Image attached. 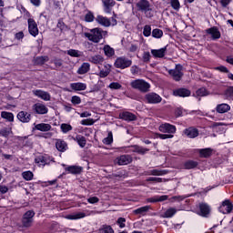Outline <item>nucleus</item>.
Segmentation results:
<instances>
[{"label":"nucleus","mask_w":233,"mask_h":233,"mask_svg":"<svg viewBox=\"0 0 233 233\" xmlns=\"http://www.w3.org/2000/svg\"><path fill=\"white\" fill-rule=\"evenodd\" d=\"M105 14H112V8L116 6L115 0H102Z\"/></svg>","instance_id":"f3484780"},{"label":"nucleus","mask_w":233,"mask_h":233,"mask_svg":"<svg viewBox=\"0 0 233 233\" xmlns=\"http://www.w3.org/2000/svg\"><path fill=\"white\" fill-rule=\"evenodd\" d=\"M170 5L173 10H176L178 12L179 8H181V4L179 3V0H170Z\"/></svg>","instance_id":"8fccbe9b"},{"label":"nucleus","mask_w":233,"mask_h":233,"mask_svg":"<svg viewBox=\"0 0 233 233\" xmlns=\"http://www.w3.org/2000/svg\"><path fill=\"white\" fill-rule=\"evenodd\" d=\"M87 72H90V64L84 62L78 68L77 74H79V76H83L85 74H87Z\"/></svg>","instance_id":"e433bc0d"},{"label":"nucleus","mask_w":233,"mask_h":233,"mask_svg":"<svg viewBox=\"0 0 233 233\" xmlns=\"http://www.w3.org/2000/svg\"><path fill=\"white\" fill-rule=\"evenodd\" d=\"M66 172H68V174H81L83 172V167L81 166H69L66 167Z\"/></svg>","instance_id":"c85d7f7f"},{"label":"nucleus","mask_w":233,"mask_h":233,"mask_svg":"<svg viewBox=\"0 0 233 233\" xmlns=\"http://www.w3.org/2000/svg\"><path fill=\"white\" fill-rule=\"evenodd\" d=\"M48 61H50L48 56H36L35 58V65H45Z\"/></svg>","instance_id":"ea45409f"},{"label":"nucleus","mask_w":233,"mask_h":233,"mask_svg":"<svg viewBox=\"0 0 233 233\" xmlns=\"http://www.w3.org/2000/svg\"><path fill=\"white\" fill-rule=\"evenodd\" d=\"M1 117L3 119H6V121H9V123H14V113L2 111L1 112Z\"/></svg>","instance_id":"a19ab883"},{"label":"nucleus","mask_w":233,"mask_h":233,"mask_svg":"<svg viewBox=\"0 0 233 233\" xmlns=\"http://www.w3.org/2000/svg\"><path fill=\"white\" fill-rule=\"evenodd\" d=\"M74 141H76L80 148H85V147H86V137L82 135H76Z\"/></svg>","instance_id":"f704fd0d"},{"label":"nucleus","mask_w":233,"mask_h":233,"mask_svg":"<svg viewBox=\"0 0 233 233\" xmlns=\"http://www.w3.org/2000/svg\"><path fill=\"white\" fill-rule=\"evenodd\" d=\"M60 129L63 132V134H68V132L72 131L73 127L70 124L63 123L60 126Z\"/></svg>","instance_id":"49530a36"},{"label":"nucleus","mask_w":233,"mask_h":233,"mask_svg":"<svg viewBox=\"0 0 233 233\" xmlns=\"http://www.w3.org/2000/svg\"><path fill=\"white\" fill-rule=\"evenodd\" d=\"M145 101L148 105H157L163 101V98L158 94L151 92L145 95Z\"/></svg>","instance_id":"423d86ee"},{"label":"nucleus","mask_w":233,"mask_h":233,"mask_svg":"<svg viewBox=\"0 0 233 233\" xmlns=\"http://www.w3.org/2000/svg\"><path fill=\"white\" fill-rule=\"evenodd\" d=\"M106 34V31H104L99 27H96L91 29L89 33H85V37H87L88 41H92V43H99Z\"/></svg>","instance_id":"f257e3e1"},{"label":"nucleus","mask_w":233,"mask_h":233,"mask_svg":"<svg viewBox=\"0 0 233 233\" xmlns=\"http://www.w3.org/2000/svg\"><path fill=\"white\" fill-rule=\"evenodd\" d=\"M102 143H104V145H112L114 143V135L112 134V131H108L107 137L104 138Z\"/></svg>","instance_id":"37998d69"},{"label":"nucleus","mask_w":233,"mask_h":233,"mask_svg":"<svg viewBox=\"0 0 233 233\" xmlns=\"http://www.w3.org/2000/svg\"><path fill=\"white\" fill-rule=\"evenodd\" d=\"M216 70H218V72H222L223 74H229L230 72L228 71V68L225 66H220L216 67Z\"/></svg>","instance_id":"338daca9"},{"label":"nucleus","mask_w":233,"mask_h":233,"mask_svg":"<svg viewBox=\"0 0 233 233\" xmlns=\"http://www.w3.org/2000/svg\"><path fill=\"white\" fill-rule=\"evenodd\" d=\"M89 63L93 65H103L105 63V57L101 55H95L88 58Z\"/></svg>","instance_id":"bb28decb"},{"label":"nucleus","mask_w":233,"mask_h":233,"mask_svg":"<svg viewBox=\"0 0 233 233\" xmlns=\"http://www.w3.org/2000/svg\"><path fill=\"white\" fill-rule=\"evenodd\" d=\"M94 123H95L94 118H86V119L81 120L80 125H84V127H90L94 125Z\"/></svg>","instance_id":"5fc2aeb1"},{"label":"nucleus","mask_w":233,"mask_h":233,"mask_svg":"<svg viewBox=\"0 0 233 233\" xmlns=\"http://www.w3.org/2000/svg\"><path fill=\"white\" fill-rule=\"evenodd\" d=\"M206 34H208V35H211V39L213 41H218V39L221 38V32L218 26H212L206 29Z\"/></svg>","instance_id":"9d476101"},{"label":"nucleus","mask_w":233,"mask_h":233,"mask_svg":"<svg viewBox=\"0 0 233 233\" xmlns=\"http://www.w3.org/2000/svg\"><path fill=\"white\" fill-rule=\"evenodd\" d=\"M183 132L189 139H194L199 136V130L194 127H187Z\"/></svg>","instance_id":"a211bd4d"},{"label":"nucleus","mask_w":233,"mask_h":233,"mask_svg":"<svg viewBox=\"0 0 233 233\" xmlns=\"http://www.w3.org/2000/svg\"><path fill=\"white\" fill-rule=\"evenodd\" d=\"M35 128L40 132H50V130H52V126L50 124L40 123L35 125Z\"/></svg>","instance_id":"2f4dec72"},{"label":"nucleus","mask_w":233,"mask_h":233,"mask_svg":"<svg viewBox=\"0 0 233 233\" xmlns=\"http://www.w3.org/2000/svg\"><path fill=\"white\" fill-rule=\"evenodd\" d=\"M127 218H118L116 220V225H118L119 228H125L127 227Z\"/></svg>","instance_id":"864d4df0"},{"label":"nucleus","mask_w":233,"mask_h":233,"mask_svg":"<svg viewBox=\"0 0 233 233\" xmlns=\"http://www.w3.org/2000/svg\"><path fill=\"white\" fill-rule=\"evenodd\" d=\"M224 95L226 97H232L233 96V86H228L225 91Z\"/></svg>","instance_id":"680f3d73"},{"label":"nucleus","mask_w":233,"mask_h":233,"mask_svg":"<svg viewBox=\"0 0 233 233\" xmlns=\"http://www.w3.org/2000/svg\"><path fill=\"white\" fill-rule=\"evenodd\" d=\"M66 54L71 57H81V56H83V52L76 49H69L66 51Z\"/></svg>","instance_id":"c03bdc74"},{"label":"nucleus","mask_w":233,"mask_h":233,"mask_svg":"<svg viewBox=\"0 0 233 233\" xmlns=\"http://www.w3.org/2000/svg\"><path fill=\"white\" fill-rule=\"evenodd\" d=\"M87 202L90 203V205H96V203H99V198L90 197L89 198H87Z\"/></svg>","instance_id":"69168bd1"},{"label":"nucleus","mask_w":233,"mask_h":233,"mask_svg":"<svg viewBox=\"0 0 233 233\" xmlns=\"http://www.w3.org/2000/svg\"><path fill=\"white\" fill-rule=\"evenodd\" d=\"M168 74L173 77L174 81H181V77H183V66L177 64L174 69L168 70Z\"/></svg>","instance_id":"0eeeda50"},{"label":"nucleus","mask_w":233,"mask_h":233,"mask_svg":"<svg viewBox=\"0 0 233 233\" xmlns=\"http://www.w3.org/2000/svg\"><path fill=\"white\" fill-rule=\"evenodd\" d=\"M150 52H144L142 56V59L144 63H149L150 62Z\"/></svg>","instance_id":"0e129e2a"},{"label":"nucleus","mask_w":233,"mask_h":233,"mask_svg":"<svg viewBox=\"0 0 233 233\" xmlns=\"http://www.w3.org/2000/svg\"><path fill=\"white\" fill-rule=\"evenodd\" d=\"M16 117L21 123H30L32 121V114L26 111L18 112Z\"/></svg>","instance_id":"dca6fc26"},{"label":"nucleus","mask_w":233,"mask_h":233,"mask_svg":"<svg viewBox=\"0 0 233 233\" xmlns=\"http://www.w3.org/2000/svg\"><path fill=\"white\" fill-rule=\"evenodd\" d=\"M103 51L106 57H113L116 55V50L109 45L104 46Z\"/></svg>","instance_id":"c9c22d12"},{"label":"nucleus","mask_w":233,"mask_h":233,"mask_svg":"<svg viewBox=\"0 0 233 233\" xmlns=\"http://www.w3.org/2000/svg\"><path fill=\"white\" fill-rule=\"evenodd\" d=\"M27 23L30 35H33V37H37V35H39V28H37V23H35V20L33 18H28Z\"/></svg>","instance_id":"1a4fd4ad"},{"label":"nucleus","mask_w":233,"mask_h":233,"mask_svg":"<svg viewBox=\"0 0 233 233\" xmlns=\"http://www.w3.org/2000/svg\"><path fill=\"white\" fill-rule=\"evenodd\" d=\"M22 177L25 181H32L34 179V173L32 171H25L22 173Z\"/></svg>","instance_id":"de8ad7c7"},{"label":"nucleus","mask_w":233,"mask_h":233,"mask_svg":"<svg viewBox=\"0 0 233 233\" xmlns=\"http://www.w3.org/2000/svg\"><path fill=\"white\" fill-rule=\"evenodd\" d=\"M151 54L156 58L161 59V58L165 57V54H167V46H164L160 49H152Z\"/></svg>","instance_id":"a878e982"},{"label":"nucleus","mask_w":233,"mask_h":233,"mask_svg":"<svg viewBox=\"0 0 233 233\" xmlns=\"http://www.w3.org/2000/svg\"><path fill=\"white\" fill-rule=\"evenodd\" d=\"M143 35L145 37H150L152 35V26L146 25L143 29Z\"/></svg>","instance_id":"09e8293b"},{"label":"nucleus","mask_w":233,"mask_h":233,"mask_svg":"<svg viewBox=\"0 0 233 233\" xmlns=\"http://www.w3.org/2000/svg\"><path fill=\"white\" fill-rule=\"evenodd\" d=\"M8 136H10V130H8V128L5 127L3 129H0L1 137H8Z\"/></svg>","instance_id":"052dcab7"},{"label":"nucleus","mask_w":233,"mask_h":233,"mask_svg":"<svg viewBox=\"0 0 233 233\" xmlns=\"http://www.w3.org/2000/svg\"><path fill=\"white\" fill-rule=\"evenodd\" d=\"M95 19L94 14L92 12H88L86 15H85V21L86 23H92Z\"/></svg>","instance_id":"13d9d810"},{"label":"nucleus","mask_w":233,"mask_h":233,"mask_svg":"<svg viewBox=\"0 0 233 233\" xmlns=\"http://www.w3.org/2000/svg\"><path fill=\"white\" fill-rule=\"evenodd\" d=\"M132 88H135V90H139V92H148L150 90V85L143 80V79H137L131 82Z\"/></svg>","instance_id":"f03ea898"},{"label":"nucleus","mask_w":233,"mask_h":233,"mask_svg":"<svg viewBox=\"0 0 233 233\" xmlns=\"http://www.w3.org/2000/svg\"><path fill=\"white\" fill-rule=\"evenodd\" d=\"M168 170L167 169H151L147 172V176H167Z\"/></svg>","instance_id":"473e14b6"},{"label":"nucleus","mask_w":233,"mask_h":233,"mask_svg":"<svg viewBox=\"0 0 233 233\" xmlns=\"http://www.w3.org/2000/svg\"><path fill=\"white\" fill-rule=\"evenodd\" d=\"M33 111L35 114L43 116L45 114H48V107H46V106H45L43 103H36L33 105Z\"/></svg>","instance_id":"f8f14e48"},{"label":"nucleus","mask_w":233,"mask_h":233,"mask_svg":"<svg viewBox=\"0 0 233 233\" xmlns=\"http://www.w3.org/2000/svg\"><path fill=\"white\" fill-rule=\"evenodd\" d=\"M158 137L159 139H172V137H174V135L159 134Z\"/></svg>","instance_id":"774afa93"},{"label":"nucleus","mask_w":233,"mask_h":233,"mask_svg":"<svg viewBox=\"0 0 233 233\" xmlns=\"http://www.w3.org/2000/svg\"><path fill=\"white\" fill-rule=\"evenodd\" d=\"M56 148L58 152H66L68 150V144L63 139H56Z\"/></svg>","instance_id":"412c9836"},{"label":"nucleus","mask_w":233,"mask_h":233,"mask_svg":"<svg viewBox=\"0 0 233 233\" xmlns=\"http://www.w3.org/2000/svg\"><path fill=\"white\" fill-rule=\"evenodd\" d=\"M146 181H147V182L153 181V183H163V178L156 177H149L146 179Z\"/></svg>","instance_id":"bf43d9fd"},{"label":"nucleus","mask_w":233,"mask_h":233,"mask_svg":"<svg viewBox=\"0 0 233 233\" xmlns=\"http://www.w3.org/2000/svg\"><path fill=\"white\" fill-rule=\"evenodd\" d=\"M105 68L106 69L100 70L98 74L99 77L105 78V77H107V76L110 74V68H111L110 64H106Z\"/></svg>","instance_id":"79ce46f5"},{"label":"nucleus","mask_w":233,"mask_h":233,"mask_svg":"<svg viewBox=\"0 0 233 233\" xmlns=\"http://www.w3.org/2000/svg\"><path fill=\"white\" fill-rule=\"evenodd\" d=\"M100 233H114V228H112V226L104 225L100 228Z\"/></svg>","instance_id":"3c124183"},{"label":"nucleus","mask_w":233,"mask_h":233,"mask_svg":"<svg viewBox=\"0 0 233 233\" xmlns=\"http://www.w3.org/2000/svg\"><path fill=\"white\" fill-rule=\"evenodd\" d=\"M190 94V90L183 87L175 89L173 91V96H175L176 97H189Z\"/></svg>","instance_id":"6ab92c4d"},{"label":"nucleus","mask_w":233,"mask_h":233,"mask_svg":"<svg viewBox=\"0 0 233 233\" xmlns=\"http://www.w3.org/2000/svg\"><path fill=\"white\" fill-rule=\"evenodd\" d=\"M199 165V162L196 160H187L184 162L183 167L186 170H192L194 168H197Z\"/></svg>","instance_id":"7c9ffc66"},{"label":"nucleus","mask_w":233,"mask_h":233,"mask_svg":"<svg viewBox=\"0 0 233 233\" xmlns=\"http://www.w3.org/2000/svg\"><path fill=\"white\" fill-rule=\"evenodd\" d=\"M70 88L76 91L86 90V84L81 82L72 83L70 84Z\"/></svg>","instance_id":"72a5a7b5"},{"label":"nucleus","mask_w":233,"mask_h":233,"mask_svg":"<svg viewBox=\"0 0 233 233\" xmlns=\"http://www.w3.org/2000/svg\"><path fill=\"white\" fill-rule=\"evenodd\" d=\"M198 154H199V157H210V156H212V148L208 147V148H201L198 149Z\"/></svg>","instance_id":"4c0bfd02"},{"label":"nucleus","mask_w":233,"mask_h":233,"mask_svg":"<svg viewBox=\"0 0 233 233\" xmlns=\"http://www.w3.org/2000/svg\"><path fill=\"white\" fill-rule=\"evenodd\" d=\"M119 119H123V121L130 122V121H136V119H137V116L133 113H130L128 111H124L119 114Z\"/></svg>","instance_id":"aec40b11"},{"label":"nucleus","mask_w":233,"mask_h":233,"mask_svg":"<svg viewBox=\"0 0 233 233\" xmlns=\"http://www.w3.org/2000/svg\"><path fill=\"white\" fill-rule=\"evenodd\" d=\"M123 148L124 152H126L127 154H132V152H135L137 154H140V156H145V154H147V152H150V149L148 148H145L141 146H130V147H121Z\"/></svg>","instance_id":"7ed1b4c3"},{"label":"nucleus","mask_w":233,"mask_h":233,"mask_svg":"<svg viewBox=\"0 0 233 233\" xmlns=\"http://www.w3.org/2000/svg\"><path fill=\"white\" fill-rule=\"evenodd\" d=\"M66 219L76 220V219H83V218H86V214L85 212H77L71 215H67Z\"/></svg>","instance_id":"58836bf2"},{"label":"nucleus","mask_w":233,"mask_h":233,"mask_svg":"<svg viewBox=\"0 0 233 233\" xmlns=\"http://www.w3.org/2000/svg\"><path fill=\"white\" fill-rule=\"evenodd\" d=\"M137 6L141 12H148L150 10V2L148 0H140L137 2Z\"/></svg>","instance_id":"5701e85b"},{"label":"nucleus","mask_w":233,"mask_h":233,"mask_svg":"<svg viewBox=\"0 0 233 233\" xmlns=\"http://www.w3.org/2000/svg\"><path fill=\"white\" fill-rule=\"evenodd\" d=\"M57 28L61 30V32L67 30V26L66 25L65 22L62 19H59L56 25Z\"/></svg>","instance_id":"6e6d98bb"},{"label":"nucleus","mask_w":233,"mask_h":233,"mask_svg":"<svg viewBox=\"0 0 233 233\" xmlns=\"http://www.w3.org/2000/svg\"><path fill=\"white\" fill-rule=\"evenodd\" d=\"M149 210H152V207L144 206L137 209H134L133 214H135V216H147V212H148Z\"/></svg>","instance_id":"393cba45"},{"label":"nucleus","mask_w":233,"mask_h":233,"mask_svg":"<svg viewBox=\"0 0 233 233\" xmlns=\"http://www.w3.org/2000/svg\"><path fill=\"white\" fill-rule=\"evenodd\" d=\"M71 103L73 105H81V97L77 96H73L71 97Z\"/></svg>","instance_id":"e2e57ef3"},{"label":"nucleus","mask_w":233,"mask_h":233,"mask_svg":"<svg viewBox=\"0 0 233 233\" xmlns=\"http://www.w3.org/2000/svg\"><path fill=\"white\" fill-rule=\"evenodd\" d=\"M152 37L155 39H161L163 37V30L159 28L153 29Z\"/></svg>","instance_id":"a18cd8bd"},{"label":"nucleus","mask_w":233,"mask_h":233,"mask_svg":"<svg viewBox=\"0 0 233 233\" xmlns=\"http://www.w3.org/2000/svg\"><path fill=\"white\" fill-rule=\"evenodd\" d=\"M33 94L36 97L43 99V101H50V99H52L50 93L41 90V89L33 90Z\"/></svg>","instance_id":"ddd939ff"},{"label":"nucleus","mask_w":233,"mask_h":233,"mask_svg":"<svg viewBox=\"0 0 233 233\" xmlns=\"http://www.w3.org/2000/svg\"><path fill=\"white\" fill-rule=\"evenodd\" d=\"M177 213V209H176L175 208H169L160 215V218H174V216H176Z\"/></svg>","instance_id":"c756f323"},{"label":"nucleus","mask_w":233,"mask_h":233,"mask_svg":"<svg viewBox=\"0 0 233 233\" xmlns=\"http://www.w3.org/2000/svg\"><path fill=\"white\" fill-rule=\"evenodd\" d=\"M35 163L39 167H45L46 165H50V157L47 155H40L35 158Z\"/></svg>","instance_id":"2eb2a0df"},{"label":"nucleus","mask_w":233,"mask_h":233,"mask_svg":"<svg viewBox=\"0 0 233 233\" xmlns=\"http://www.w3.org/2000/svg\"><path fill=\"white\" fill-rule=\"evenodd\" d=\"M132 156L130 155H122L118 157H116V165L124 166V165H130L132 163Z\"/></svg>","instance_id":"4468645a"},{"label":"nucleus","mask_w":233,"mask_h":233,"mask_svg":"<svg viewBox=\"0 0 233 233\" xmlns=\"http://www.w3.org/2000/svg\"><path fill=\"white\" fill-rule=\"evenodd\" d=\"M96 23H98V25H101L102 26H106V27H108L112 25V23L110 22V19L101 15H98L96 16Z\"/></svg>","instance_id":"cd10ccee"},{"label":"nucleus","mask_w":233,"mask_h":233,"mask_svg":"<svg viewBox=\"0 0 233 233\" xmlns=\"http://www.w3.org/2000/svg\"><path fill=\"white\" fill-rule=\"evenodd\" d=\"M34 216H35V212H34V210L26 211L22 218L23 227L30 228V227H32V223H34Z\"/></svg>","instance_id":"20e7f679"},{"label":"nucleus","mask_w":233,"mask_h":233,"mask_svg":"<svg viewBox=\"0 0 233 233\" xmlns=\"http://www.w3.org/2000/svg\"><path fill=\"white\" fill-rule=\"evenodd\" d=\"M159 132H162L163 134H168L169 136H174L177 132L176 126L168 123L161 124L158 127Z\"/></svg>","instance_id":"6e6552de"},{"label":"nucleus","mask_w":233,"mask_h":233,"mask_svg":"<svg viewBox=\"0 0 233 233\" xmlns=\"http://www.w3.org/2000/svg\"><path fill=\"white\" fill-rule=\"evenodd\" d=\"M122 86H121V84H119L118 82H113L109 84V88H111V90H120Z\"/></svg>","instance_id":"4d7b16f0"},{"label":"nucleus","mask_w":233,"mask_h":233,"mask_svg":"<svg viewBox=\"0 0 233 233\" xmlns=\"http://www.w3.org/2000/svg\"><path fill=\"white\" fill-rule=\"evenodd\" d=\"M208 214H210V206H208V204L207 203H200L198 216H202V218H207Z\"/></svg>","instance_id":"4be33fe9"},{"label":"nucleus","mask_w":233,"mask_h":233,"mask_svg":"<svg viewBox=\"0 0 233 233\" xmlns=\"http://www.w3.org/2000/svg\"><path fill=\"white\" fill-rule=\"evenodd\" d=\"M219 212L222 214H230L233 210V205L230 200H224L221 206L218 208Z\"/></svg>","instance_id":"9b49d317"},{"label":"nucleus","mask_w":233,"mask_h":233,"mask_svg":"<svg viewBox=\"0 0 233 233\" xmlns=\"http://www.w3.org/2000/svg\"><path fill=\"white\" fill-rule=\"evenodd\" d=\"M208 94V91H207V88L205 87H201L199 89L197 90L196 95L198 97H205V96H207Z\"/></svg>","instance_id":"603ef678"},{"label":"nucleus","mask_w":233,"mask_h":233,"mask_svg":"<svg viewBox=\"0 0 233 233\" xmlns=\"http://www.w3.org/2000/svg\"><path fill=\"white\" fill-rule=\"evenodd\" d=\"M215 110L218 114H227V112H230V105L225 103L218 104Z\"/></svg>","instance_id":"b1692460"},{"label":"nucleus","mask_w":233,"mask_h":233,"mask_svg":"<svg viewBox=\"0 0 233 233\" xmlns=\"http://www.w3.org/2000/svg\"><path fill=\"white\" fill-rule=\"evenodd\" d=\"M129 66H132V60L125 56L117 57L115 61L116 68H120L121 70H125V68H129Z\"/></svg>","instance_id":"39448f33"}]
</instances>
